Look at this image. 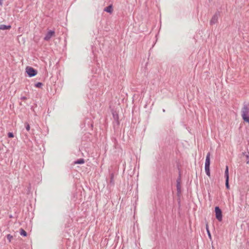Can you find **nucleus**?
<instances>
[{"label": "nucleus", "mask_w": 249, "mask_h": 249, "mask_svg": "<svg viewBox=\"0 0 249 249\" xmlns=\"http://www.w3.org/2000/svg\"><path fill=\"white\" fill-rule=\"evenodd\" d=\"M6 237L9 242H10L11 241V240L13 239V236L10 234H7Z\"/></svg>", "instance_id": "dca6fc26"}, {"label": "nucleus", "mask_w": 249, "mask_h": 249, "mask_svg": "<svg viewBox=\"0 0 249 249\" xmlns=\"http://www.w3.org/2000/svg\"><path fill=\"white\" fill-rule=\"evenodd\" d=\"M43 85L42 83L41 82H38L35 84V87L36 88H41L42 86Z\"/></svg>", "instance_id": "2eb2a0df"}, {"label": "nucleus", "mask_w": 249, "mask_h": 249, "mask_svg": "<svg viewBox=\"0 0 249 249\" xmlns=\"http://www.w3.org/2000/svg\"><path fill=\"white\" fill-rule=\"evenodd\" d=\"M241 116L244 121L249 124V102L244 104L241 110Z\"/></svg>", "instance_id": "f257e3e1"}, {"label": "nucleus", "mask_w": 249, "mask_h": 249, "mask_svg": "<svg viewBox=\"0 0 249 249\" xmlns=\"http://www.w3.org/2000/svg\"><path fill=\"white\" fill-rule=\"evenodd\" d=\"M177 188L178 192L180 191V187L179 182L177 181Z\"/></svg>", "instance_id": "a211bd4d"}, {"label": "nucleus", "mask_w": 249, "mask_h": 249, "mask_svg": "<svg viewBox=\"0 0 249 249\" xmlns=\"http://www.w3.org/2000/svg\"><path fill=\"white\" fill-rule=\"evenodd\" d=\"M55 34V32L53 30L49 31L47 34H46L45 37H44V40L46 41L49 40Z\"/></svg>", "instance_id": "423d86ee"}, {"label": "nucleus", "mask_w": 249, "mask_h": 249, "mask_svg": "<svg viewBox=\"0 0 249 249\" xmlns=\"http://www.w3.org/2000/svg\"><path fill=\"white\" fill-rule=\"evenodd\" d=\"M163 112H165V109H163Z\"/></svg>", "instance_id": "b1692460"}, {"label": "nucleus", "mask_w": 249, "mask_h": 249, "mask_svg": "<svg viewBox=\"0 0 249 249\" xmlns=\"http://www.w3.org/2000/svg\"><path fill=\"white\" fill-rule=\"evenodd\" d=\"M113 116L114 118V119L117 122V124H119V116L117 114H115V113H113Z\"/></svg>", "instance_id": "ddd939ff"}, {"label": "nucleus", "mask_w": 249, "mask_h": 249, "mask_svg": "<svg viewBox=\"0 0 249 249\" xmlns=\"http://www.w3.org/2000/svg\"><path fill=\"white\" fill-rule=\"evenodd\" d=\"M220 16V12H216L212 17V19L210 20V24L211 25L215 24L218 21V18Z\"/></svg>", "instance_id": "39448f33"}, {"label": "nucleus", "mask_w": 249, "mask_h": 249, "mask_svg": "<svg viewBox=\"0 0 249 249\" xmlns=\"http://www.w3.org/2000/svg\"><path fill=\"white\" fill-rule=\"evenodd\" d=\"M215 217L219 221H221L222 220V211L219 207L216 206L215 208Z\"/></svg>", "instance_id": "7ed1b4c3"}, {"label": "nucleus", "mask_w": 249, "mask_h": 249, "mask_svg": "<svg viewBox=\"0 0 249 249\" xmlns=\"http://www.w3.org/2000/svg\"><path fill=\"white\" fill-rule=\"evenodd\" d=\"M225 177L226 178H229V167L228 166L226 165L225 171Z\"/></svg>", "instance_id": "1a4fd4ad"}, {"label": "nucleus", "mask_w": 249, "mask_h": 249, "mask_svg": "<svg viewBox=\"0 0 249 249\" xmlns=\"http://www.w3.org/2000/svg\"><path fill=\"white\" fill-rule=\"evenodd\" d=\"M11 28V25H6L4 24L0 25V30H9Z\"/></svg>", "instance_id": "6e6552de"}, {"label": "nucleus", "mask_w": 249, "mask_h": 249, "mask_svg": "<svg viewBox=\"0 0 249 249\" xmlns=\"http://www.w3.org/2000/svg\"><path fill=\"white\" fill-rule=\"evenodd\" d=\"M210 152L208 153L206 156L205 163V170L207 176H210Z\"/></svg>", "instance_id": "f03ea898"}, {"label": "nucleus", "mask_w": 249, "mask_h": 249, "mask_svg": "<svg viewBox=\"0 0 249 249\" xmlns=\"http://www.w3.org/2000/svg\"><path fill=\"white\" fill-rule=\"evenodd\" d=\"M85 162L84 160L83 159H80L76 160L74 163L75 164H83Z\"/></svg>", "instance_id": "9b49d317"}, {"label": "nucleus", "mask_w": 249, "mask_h": 249, "mask_svg": "<svg viewBox=\"0 0 249 249\" xmlns=\"http://www.w3.org/2000/svg\"><path fill=\"white\" fill-rule=\"evenodd\" d=\"M20 234L24 237H26L27 236V233L25 231L22 229H21L20 230Z\"/></svg>", "instance_id": "9d476101"}, {"label": "nucleus", "mask_w": 249, "mask_h": 249, "mask_svg": "<svg viewBox=\"0 0 249 249\" xmlns=\"http://www.w3.org/2000/svg\"><path fill=\"white\" fill-rule=\"evenodd\" d=\"M2 4H3V3H2V0H0V5L1 6H2Z\"/></svg>", "instance_id": "5701e85b"}, {"label": "nucleus", "mask_w": 249, "mask_h": 249, "mask_svg": "<svg viewBox=\"0 0 249 249\" xmlns=\"http://www.w3.org/2000/svg\"><path fill=\"white\" fill-rule=\"evenodd\" d=\"M110 183L113 184L114 183V180H113V174L111 173L110 174Z\"/></svg>", "instance_id": "6ab92c4d"}, {"label": "nucleus", "mask_w": 249, "mask_h": 249, "mask_svg": "<svg viewBox=\"0 0 249 249\" xmlns=\"http://www.w3.org/2000/svg\"><path fill=\"white\" fill-rule=\"evenodd\" d=\"M14 136V134L12 132H9L8 133V137L9 138H13Z\"/></svg>", "instance_id": "aec40b11"}, {"label": "nucleus", "mask_w": 249, "mask_h": 249, "mask_svg": "<svg viewBox=\"0 0 249 249\" xmlns=\"http://www.w3.org/2000/svg\"><path fill=\"white\" fill-rule=\"evenodd\" d=\"M229 181V178H226L225 185H226V187L227 189H229L230 188Z\"/></svg>", "instance_id": "4468645a"}, {"label": "nucleus", "mask_w": 249, "mask_h": 249, "mask_svg": "<svg viewBox=\"0 0 249 249\" xmlns=\"http://www.w3.org/2000/svg\"><path fill=\"white\" fill-rule=\"evenodd\" d=\"M25 126L26 129L28 131H29L30 130V126L29 124L28 123H26L25 124Z\"/></svg>", "instance_id": "f3484780"}, {"label": "nucleus", "mask_w": 249, "mask_h": 249, "mask_svg": "<svg viewBox=\"0 0 249 249\" xmlns=\"http://www.w3.org/2000/svg\"><path fill=\"white\" fill-rule=\"evenodd\" d=\"M246 157L247 159V163L249 164V153L246 155Z\"/></svg>", "instance_id": "412c9836"}, {"label": "nucleus", "mask_w": 249, "mask_h": 249, "mask_svg": "<svg viewBox=\"0 0 249 249\" xmlns=\"http://www.w3.org/2000/svg\"><path fill=\"white\" fill-rule=\"evenodd\" d=\"M20 99L22 100H25L27 99V98L25 96H22L20 98Z\"/></svg>", "instance_id": "4be33fe9"}, {"label": "nucleus", "mask_w": 249, "mask_h": 249, "mask_svg": "<svg viewBox=\"0 0 249 249\" xmlns=\"http://www.w3.org/2000/svg\"><path fill=\"white\" fill-rule=\"evenodd\" d=\"M104 11L107 12V13H109L110 14L112 13V12L113 11L112 5H109L108 6L106 7L104 9Z\"/></svg>", "instance_id": "0eeeda50"}, {"label": "nucleus", "mask_w": 249, "mask_h": 249, "mask_svg": "<svg viewBox=\"0 0 249 249\" xmlns=\"http://www.w3.org/2000/svg\"><path fill=\"white\" fill-rule=\"evenodd\" d=\"M26 70L27 74L30 77L35 76L37 74V71L32 67H27Z\"/></svg>", "instance_id": "20e7f679"}, {"label": "nucleus", "mask_w": 249, "mask_h": 249, "mask_svg": "<svg viewBox=\"0 0 249 249\" xmlns=\"http://www.w3.org/2000/svg\"><path fill=\"white\" fill-rule=\"evenodd\" d=\"M206 231H207V234H208L209 237L211 239V234L210 231L209 230V227H208V224H206Z\"/></svg>", "instance_id": "f8f14e48"}]
</instances>
